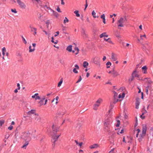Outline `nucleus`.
Returning <instances> with one entry per match:
<instances>
[{"instance_id": "09e8293b", "label": "nucleus", "mask_w": 153, "mask_h": 153, "mask_svg": "<svg viewBox=\"0 0 153 153\" xmlns=\"http://www.w3.org/2000/svg\"><path fill=\"white\" fill-rule=\"evenodd\" d=\"M11 11L13 13H17V11H16L15 9H11Z\"/></svg>"}, {"instance_id": "49530a36", "label": "nucleus", "mask_w": 153, "mask_h": 153, "mask_svg": "<svg viewBox=\"0 0 153 153\" xmlns=\"http://www.w3.org/2000/svg\"><path fill=\"white\" fill-rule=\"evenodd\" d=\"M137 133L136 134V137H138L139 133L140 132V130L138 128L137 130Z\"/></svg>"}, {"instance_id": "9b49d317", "label": "nucleus", "mask_w": 153, "mask_h": 153, "mask_svg": "<svg viewBox=\"0 0 153 153\" xmlns=\"http://www.w3.org/2000/svg\"><path fill=\"white\" fill-rule=\"evenodd\" d=\"M140 99L139 98H137L136 99V102L135 103V108L137 109L139 108V106L140 103Z\"/></svg>"}, {"instance_id": "c85d7f7f", "label": "nucleus", "mask_w": 153, "mask_h": 153, "mask_svg": "<svg viewBox=\"0 0 153 153\" xmlns=\"http://www.w3.org/2000/svg\"><path fill=\"white\" fill-rule=\"evenodd\" d=\"M117 97H113V103L115 104L118 101Z\"/></svg>"}, {"instance_id": "9d476101", "label": "nucleus", "mask_w": 153, "mask_h": 153, "mask_svg": "<svg viewBox=\"0 0 153 153\" xmlns=\"http://www.w3.org/2000/svg\"><path fill=\"white\" fill-rule=\"evenodd\" d=\"M60 136V135H53L52 136L53 139L52 140V141L53 142L55 145V142L57 141L59 137Z\"/></svg>"}, {"instance_id": "f03ea898", "label": "nucleus", "mask_w": 153, "mask_h": 153, "mask_svg": "<svg viewBox=\"0 0 153 153\" xmlns=\"http://www.w3.org/2000/svg\"><path fill=\"white\" fill-rule=\"evenodd\" d=\"M147 128V126L146 124L143 125L142 133L140 135L138 138V140L140 142L142 140V139L145 136L146 131Z\"/></svg>"}, {"instance_id": "bb28decb", "label": "nucleus", "mask_w": 153, "mask_h": 153, "mask_svg": "<svg viewBox=\"0 0 153 153\" xmlns=\"http://www.w3.org/2000/svg\"><path fill=\"white\" fill-rule=\"evenodd\" d=\"M104 39L105 41H107L110 43L111 44L112 43V41H111V39L110 38H108V39L104 38Z\"/></svg>"}, {"instance_id": "4468645a", "label": "nucleus", "mask_w": 153, "mask_h": 153, "mask_svg": "<svg viewBox=\"0 0 153 153\" xmlns=\"http://www.w3.org/2000/svg\"><path fill=\"white\" fill-rule=\"evenodd\" d=\"M75 128L76 130L79 131L82 128V125L80 123H78L76 126Z\"/></svg>"}, {"instance_id": "ea45409f", "label": "nucleus", "mask_w": 153, "mask_h": 153, "mask_svg": "<svg viewBox=\"0 0 153 153\" xmlns=\"http://www.w3.org/2000/svg\"><path fill=\"white\" fill-rule=\"evenodd\" d=\"M75 51H76L75 53V54L77 55L79 53V50L77 47H76L75 48Z\"/></svg>"}, {"instance_id": "37998d69", "label": "nucleus", "mask_w": 153, "mask_h": 153, "mask_svg": "<svg viewBox=\"0 0 153 153\" xmlns=\"http://www.w3.org/2000/svg\"><path fill=\"white\" fill-rule=\"evenodd\" d=\"M106 34V32H104L100 35V37L102 38L103 37H105V34Z\"/></svg>"}, {"instance_id": "69168bd1", "label": "nucleus", "mask_w": 153, "mask_h": 153, "mask_svg": "<svg viewBox=\"0 0 153 153\" xmlns=\"http://www.w3.org/2000/svg\"><path fill=\"white\" fill-rule=\"evenodd\" d=\"M40 97L38 95L36 96L35 98V100H40Z\"/></svg>"}, {"instance_id": "aec40b11", "label": "nucleus", "mask_w": 153, "mask_h": 153, "mask_svg": "<svg viewBox=\"0 0 153 153\" xmlns=\"http://www.w3.org/2000/svg\"><path fill=\"white\" fill-rule=\"evenodd\" d=\"M111 59L114 61H115L117 59L116 56L114 53H112L111 55Z\"/></svg>"}, {"instance_id": "f3484780", "label": "nucleus", "mask_w": 153, "mask_h": 153, "mask_svg": "<svg viewBox=\"0 0 153 153\" xmlns=\"http://www.w3.org/2000/svg\"><path fill=\"white\" fill-rule=\"evenodd\" d=\"M29 141H26V142L24 143V145L22 147V148L26 149V146L29 144Z\"/></svg>"}, {"instance_id": "cd10ccee", "label": "nucleus", "mask_w": 153, "mask_h": 153, "mask_svg": "<svg viewBox=\"0 0 153 153\" xmlns=\"http://www.w3.org/2000/svg\"><path fill=\"white\" fill-rule=\"evenodd\" d=\"M88 65V63L86 61H84L83 63V66L84 68H86Z\"/></svg>"}, {"instance_id": "4c0bfd02", "label": "nucleus", "mask_w": 153, "mask_h": 153, "mask_svg": "<svg viewBox=\"0 0 153 153\" xmlns=\"http://www.w3.org/2000/svg\"><path fill=\"white\" fill-rule=\"evenodd\" d=\"M29 52H31L34 51H35V48H33V49H31V45H30V46L29 47Z\"/></svg>"}, {"instance_id": "412c9836", "label": "nucleus", "mask_w": 153, "mask_h": 153, "mask_svg": "<svg viewBox=\"0 0 153 153\" xmlns=\"http://www.w3.org/2000/svg\"><path fill=\"white\" fill-rule=\"evenodd\" d=\"M72 45H70L68 46L66 50L69 52H71L72 51Z\"/></svg>"}, {"instance_id": "a18cd8bd", "label": "nucleus", "mask_w": 153, "mask_h": 153, "mask_svg": "<svg viewBox=\"0 0 153 153\" xmlns=\"http://www.w3.org/2000/svg\"><path fill=\"white\" fill-rule=\"evenodd\" d=\"M117 124L116 125V127H119L120 124V121L119 120H117Z\"/></svg>"}, {"instance_id": "6ab92c4d", "label": "nucleus", "mask_w": 153, "mask_h": 153, "mask_svg": "<svg viewBox=\"0 0 153 153\" xmlns=\"http://www.w3.org/2000/svg\"><path fill=\"white\" fill-rule=\"evenodd\" d=\"M98 147V145L97 144H95L90 146H89V148L91 149H92L97 148Z\"/></svg>"}, {"instance_id": "3c124183", "label": "nucleus", "mask_w": 153, "mask_h": 153, "mask_svg": "<svg viewBox=\"0 0 153 153\" xmlns=\"http://www.w3.org/2000/svg\"><path fill=\"white\" fill-rule=\"evenodd\" d=\"M10 136V135L9 134H6L5 136V139H7Z\"/></svg>"}, {"instance_id": "6e6552de", "label": "nucleus", "mask_w": 153, "mask_h": 153, "mask_svg": "<svg viewBox=\"0 0 153 153\" xmlns=\"http://www.w3.org/2000/svg\"><path fill=\"white\" fill-rule=\"evenodd\" d=\"M29 27L31 31L32 32H34L33 35L34 36H35L37 34V29L34 27H32L31 25H30L29 26Z\"/></svg>"}, {"instance_id": "f257e3e1", "label": "nucleus", "mask_w": 153, "mask_h": 153, "mask_svg": "<svg viewBox=\"0 0 153 153\" xmlns=\"http://www.w3.org/2000/svg\"><path fill=\"white\" fill-rule=\"evenodd\" d=\"M31 134L28 131L23 132L21 135V138L25 141H30L31 140Z\"/></svg>"}, {"instance_id": "864d4df0", "label": "nucleus", "mask_w": 153, "mask_h": 153, "mask_svg": "<svg viewBox=\"0 0 153 153\" xmlns=\"http://www.w3.org/2000/svg\"><path fill=\"white\" fill-rule=\"evenodd\" d=\"M82 78L81 76H79V79L78 80H77V81L76 82V83H78V82H80L82 80Z\"/></svg>"}, {"instance_id": "a878e982", "label": "nucleus", "mask_w": 153, "mask_h": 153, "mask_svg": "<svg viewBox=\"0 0 153 153\" xmlns=\"http://www.w3.org/2000/svg\"><path fill=\"white\" fill-rule=\"evenodd\" d=\"M151 88V87L149 85H148L147 87H146V93L148 94V90L150 89Z\"/></svg>"}, {"instance_id": "79ce46f5", "label": "nucleus", "mask_w": 153, "mask_h": 153, "mask_svg": "<svg viewBox=\"0 0 153 153\" xmlns=\"http://www.w3.org/2000/svg\"><path fill=\"white\" fill-rule=\"evenodd\" d=\"M62 82H63L62 79H61L60 81L58 83V87H60L61 85Z\"/></svg>"}, {"instance_id": "bf43d9fd", "label": "nucleus", "mask_w": 153, "mask_h": 153, "mask_svg": "<svg viewBox=\"0 0 153 153\" xmlns=\"http://www.w3.org/2000/svg\"><path fill=\"white\" fill-rule=\"evenodd\" d=\"M134 79V77H133L132 76V77L131 78H129V81L130 82H131Z\"/></svg>"}, {"instance_id": "7ed1b4c3", "label": "nucleus", "mask_w": 153, "mask_h": 153, "mask_svg": "<svg viewBox=\"0 0 153 153\" xmlns=\"http://www.w3.org/2000/svg\"><path fill=\"white\" fill-rule=\"evenodd\" d=\"M127 19L126 16H124L123 17L120 18L117 23L118 26L120 27H124L123 23Z\"/></svg>"}, {"instance_id": "f704fd0d", "label": "nucleus", "mask_w": 153, "mask_h": 153, "mask_svg": "<svg viewBox=\"0 0 153 153\" xmlns=\"http://www.w3.org/2000/svg\"><path fill=\"white\" fill-rule=\"evenodd\" d=\"M82 35L84 38H86L87 37V35L84 30H83L82 32Z\"/></svg>"}, {"instance_id": "c03bdc74", "label": "nucleus", "mask_w": 153, "mask_h": 153, "mask_svg": "<svg viewBox=\"0 0 153 153\" xmlns=\"http://www.w3.org/2000/svg\"><path fill=\"white\" fill-rule=\"evenodd\" d=\"M147 113V111L146 110H145L143 112V113H142V115H140L141 118L142 119H144L145 118V117H143V114L144 113Z\"/></svg>"}, {"instance_id": "dca6fc26", "label": "nucleus", "mask_w": 153, "mask_h": 153, "mask_svg": "<svg viewBox=\"0 0 153 153\" xmlns=\"http://www.w3.org/2000/svg\"><path fill=\"white\" fill-rule=\"evenodd\" d=\"M36 113V110L34 109V110H31L28 111L27 112V114L28 115H31L33 114V115Z\"/></svg>"}, {"instance_id": "20e7f679", "label": "nucleus", "mask_w": 153, "mask_h": 153, "mask_svg": "<svg viewBox=\"0 0 153 153\" xmlns=\"http://www.w3.org/2000/svg\"><path fill=\"white\" fill-rule=\"evenodd\" d=\"M112 121V119L110 118H107L105 120L104 126L107 131L108 130L109 125L111 123Z\"/></svg>"}, {"instance_id": "680f3d73", "label": "nucleus", "mask_w": 153, "mask_h": 153, "mask_svg": "<svg viewBox=\"0 0 153 153\" xmlns=\"http://www.w3.org/2000/svg\"><path fill=\"white\" fill-rule=\"evenodd\" d=\"M13 126H10L8 127V129L9 130H11L13 128Z\"/></svg>"}, {"instance_id": "c9c22d12", "label": "nucleus", "mask_w": 153, "mask_h": 153, "mask_svg": "<svg viewBox=\"0 0 153 153\" xmlns=\"http://www.w3.org/2000/svg\"><path fill=\"white\" fill-rule=\"evenodd\" d=\"M114 107V105H113L112 103L111 102V103L110 105V109L108 111L109 113H110V112L111 111L112 109Z\"/></svg>"}, {"instance_id": "423d86ee", "label": "nucleus", "mask_w": 153, "mask_h": 153, "mask_svg": "<svg viewBox=\"0 0 153 153\" xmlns=\"http://www.w3.org/2000/svg\"><path fill=\"white\" fill-rule=\"evenodd\" d=\"M17 2L21 8L23 9H25L26 8L25 4L22 1H17Z\"/></svg>"}, {"instance_id": "0e129e2a", "label": "nucleus", "mask_w": 153, "mask_h": 153, "mask_svg": "<svg viewBox=\"0 0 153 153\" xmlns=\"http://www.w3.org/2000/svg\"><path fill=\"white\" fill-rule=\"evenodd\" d=\"M17 86L18 87V88H17L18 89V90H20V84L19 83H18L17 84Z\"/></svg>"}, {"instance_id": "13d9d810", "label": "nucleus", "mask_w": 153, "mask_h": 153, "mask_svg": "<svg viewBox=\"0 0 153 153\" xmlns=\"http://www.w3.org/2000/svg\"><path fill=\"white\" fill-rule=\"evenodd\" d=\"M100 18H101L102 19L105 18V15L104 14H103L102 15H101L100 16Z\"/></svg>"}, {"instance_id": "c756f323", "label": "nucleus", "mask_w": 153, "mask_h": 153, "mask_svg": "<svg viewBox=\"0 0 153 153\" xmlns=\"http://www.w3.org/2000/svg\"><path fill=\"white\" fill-rule=\"evenodd\" d=\"M2 55L4 56L5 55V53L6 52V49L5 47L3 48L2 49Z\"/></svg>"}, {"instance_id": "0eeeda50", "label": "nucleus", "mask_w": 153, "mask_h": 153, "mask_svg": "<svg viewBox=\"0 0 153 153\" xmlns=\"http://www.w3.org/2000/svg\"><path fill=\"white\" fill-rule=\"evenodd\" d=\"M34 121L36 122H39L41 120V118L38 114H35L33 115Z\"/></svg>"}, {"instance_id": "de8ad7c7", "label": "nucleus", "mask_w": 153, "mask_h": 153, "mask_svg": "<svg viewBox=\"0 0 153 153\" xmlns=\"http://www.w3.org/2000/svg\"><path fill=\"white\" fill-rule=\"evenodd\" d=\"M53 15L55 16L56 17H58V13L54 11V12H53Z\"/></svg>"}, {"instance_id": "774afa93", "label": "nucleus", "mask_w": 153, "mask_h": 153, "mask_svg": "<svg viewBox=\"0 0 153 153\" xmlns=\"http://www.w3.org/2000/svg\"><path fill=\"white\" fill-rule=\"evenodd\" d=\"M75 67L76 68V69H79V66L77 65H76L75 66Z\"/></svg>"}, {"instance_id": "58836bf2", "label": "nucleus", "mask_w": 153, "mask_h": 153, "mask_svg": "<svg viewBox=\"0 0 153 153\" xmlns=\"http://www.w3.org/2000/svg\"><path fill=\"white\" fill-rule=\"evenodd\" d=\"M140 37L141 39L143 40L144 39L143 38H144L146 39V36L145 34H144L143 35H140Z\"/></svg>"}, {"instance_id": "2f4dec72", "label": "nucleus", "mask_w": 153, "mask_h": 153, "mask_svg": "<svg viewBox=\"0 0 153 153\" xmlns=\"http://www.w3.org/2000/svg\"><path fill=\"white\" fill-rule=\"evenodd\" d=\"M111 63L110 62H108L106 63V65H107V68H108L110 67V66L111 65Z\"/></svg>"}, {"instance_id": "5fc2aeb1", "label": "nucleus", "mask_w": 153, "mask_h": 153, "mask_svg": "<svg viewBox=\"0 0 153 153\" xmlns=\"http://www.w3.org/2000/svg\"><path fill=\"white\" fill-rule=\"evenodd\" d=\"M38 95H39V94L38 93H36V94H35L34 95H33L32 96V97L33 98H35V99L36 96H38Z\"/></svg>"}, {"instance_id": "72a5a7b5", "label": "nucleus", "mask_w": 153, "mask_h": 153, "mask_svg": "<svg viewBox=\"0 0 153 153\" xmlns=\"http://www.w3.org/2000/svg\"><path fill=\"white\" fill-rule=\"evenodd\" d=\"M79 12L78 10H76L74 12V13L76 14V16L78 17H79L80 16V15L79 13Z\"/></svg>"}, {"instance_id": "ddd939ff", "label": "nucleus", "mask_w": 153, "mask_h": 153, "mask_svg": "<svg viewBox=\"0 0 153 153\" xmlns=\"http://www.w3.org/2000/svg\"><path fill=\"white\" fill-rule=\"evenodd\" d=\"M45 10L47 11L50 15L53 16V12H54V11L51 9L50 7L49 8Z\"/></svg>"}, {"instance_id": "8fccbe9b", "label": "nucleus", "mask_w": 153, "mask_h": 153, "mask_svg": "<svg viewBox=\"0 0 153 153\" xmlns=\"http://www.w3.org/2000/svg\"><path fill=\"white\" fill-rule=\"evenodd\" d=\"M4 120H0V126H1L4 123Z\"/></svg>"}, {"instance_id": "4d7b16f0", "label": "nucleus", "mask_w": 153, "mask_h": 153, "mask_svg": "<svg viewBox=\"0 0 153 153\" xmlns=\"http://www.w3.org/2000/svg\"><path fill=\"white\" fill-rule=\"evenodd\" d=\"M76 69L74 68L73 70V71L75 73H78V71L76 70Z\"/></svg>"}, {"instance_id": "b1692460", "label": "nucleus", "mask_w": 153, "mask_h": 153, "mask_svg": "<svg viewBox=\"0 0 153 153\" xmlns=\"http://www.w3.org/2000/svg\"><path fill=\"white\" fill-rule=\"evenodd\" d=\"M132 76L133 77H138V76L136 73V71H134L132 74Z\"/></svg>"}, {"instance_id": "603ef678", "label": "nucleus", "mask_w": 153, "mask_h": 153, "mask_svg": "<svg viewBox=\"0 0 153 153\" xmlns=\"http://www.w3.org/2000/svg\"><path fill=\"white\" fill-rule=\"evenodd\" d=\"M22 40H23V42L25 44H26L27 42V41H26L25 39L24 38L23 36H22Z\"/></svg>"}, {"instance_id": "473e14b6", "label": "nucleus", "mask_w": 153, "mask_h": 153, "mask_svg": "<svg viewBox=\"0 0 153 153\" xmlns=\"http://www.w3.org/2000/svg\"><path fill=\"white\" fill-rule=\"evenodd\" d=\"M92 15L93 16L94 18H96L97 17H98V16H96V13L95 12L94 10H93L92 12Z\"/></svg>"}, {"instance_id": "6e6d98bb", "label": "nucleus", "mask_w": 153, "mask_h": 153, "mask_svg": "<svg viewBox=\"0 0 153 153\" xmlns=\"http://www.w3.org/2000/svg\"><path fill=\"white\" fill-rule=\"evenodd\" d=\"M114 96L113 97H117V94L115 92H114Z\"/></svg>"}, {"instance_id": "338daca9", "label": "nucleus", "mask_w": 153, "mask_h": 153, "mask_svg": "<svg viewBox=\"0 0 153 153\" xmlns=\"http://www.w3.org/2000/svg\"><path fill=\"white\" fill-rule=\"evenodd\" d=\"M43 100H41L39 102V103L41 105H43Z\"/></svg>"}, {"instance_id": "a211bd4d", "label": "nucleus", "mask_w": 153, "mask_h": 153, "mask_svg": "<svg viewBox=\"0 0 153 153\" xmlns=\"http://www.w3.org/2000/svg\"><path fill=\"white\" fill-rule=\"evenodd\" d=\"M52 129L53 130V133H56L58 129L59 128H57L56 126L53 125L52 126Z\"/></svg>"}, {"instance_id": "5701e85b", "label": "nucleus", "mask_w": 153, "mask_h": 153, "mask_svg": "<svg viewBox=\"0 0 153 153\" xmlns=\"http://www.w3.org/2000/svg\"><path fill=\"white\" fill-rule=\"evenodd\" d=\"M59 98V97L58 96H57L55 99H53L52 101V102H53L54 101L55 102V104H57L58 103V100Z\"/></svg>"}, {"instance_id": "e2e57ef3", "label": "nucleus", "mask_w": 153, "mask_h": 153, "mask_svg": "<svg viewBox=\"0 0 153 153\" xmlns=\"http://www.w3.org/2000/svg\"><path fill=\"white\" fill-rule=\"evenodd\" d=\"M56 10L59 12L61 13V11L60 10V9L58 7L56 9Z\"/></svg>"}, {"instance_id": "052dcab7", "label": "nucleus", "mask_w": 153, "mask_h": 153, "mask_svg": "<svg viewBox=\"0 0 153 153\" xmlns=\"http://www.w3.org/2000/svg\"><path fill=\"white\" fill-rule=\"evenodd\" d=\"M124 132V130L123 129H122L118 133V134H122Z\"/></svg>"}, {"instance_id": "f8f14e48", "label": "nucleus", "mask_w": 153, "mask_h": 153, "mask_svg": "<svg viewBox=\"0 0 153 153\" xmlns=\"http://www.w3.org/2000/svg\"><path fill=\"white\" fill-rule=\"evenodd\" d=\"M112 74L114 77L119 75V74L117 71L115 70L114 68H113L112 70Z\"/></svg>"}, {"instance_id": "2eb2a0df", "label": "nucleus", "mask_w": 153, "mask_h": 153, "mask_svg": "<svg viewBox=\"0 0 153 153\" xmlns=\"http://www.w3.org/2000/svg\"><path fill=\"white\" fill-rule=\"evenodd\" d=\"M142 69L143 70V72L144 74H146L147 73V68L146 66H143Z\"/></svg>"}, {"instance_id": "393cba45", "label": "nucleus", "mask_w": 153, "mask_h": 153, "mask_svg": "<svg viewBox=\"0 0 153 153\" xmlns=\"http://www.w3.org/2000/svg\"><path fill=\"white\" fill-rule=\"evenodd\" d=\"M125 96V94L124 93H122V94H120L119 95L118 98H123Z\"/></svg>"}, {"instance_id": "a19ab883", "label": "nucleus", "mask_w": 153, "mask_h": 153, "mask_svg": "<svg viewBox=\"0 0 153 153\" xmlns=\"http://www.w3.org/2000/svg\"><path fill=\"white\" fill-rule=\"evenodd\" d=\"M69 21L68 19H67L66 17H65V19L63 21V23L64 24H65L67 22H68Z\"/></svg>"}, {"instance_id": "39448f33", "label": "nucleus", "mask_w": 153, "mask_h": 153, "mask_svg": "<svg viewBox=\"0 0 153 153\" xmlns=\"http://www.w3.org/2000/svg\"><path fill=\"white\" fill-rule=\"evenodd\" d=\"M102 100L101 98L99 99L96 102L94 106V109L97 110V108L100 106V103L102 102Z\"/></svg>"}, {"instance_id": "1a4fd4ad", "label": "nucleus", "mask_w": 153, "mask_h": 153, "mask_svg": "<svg viewBox=\"0 0 153 153\" xmlns=\"http://www.w3.org/2000/svg\"><path fill=\"white\" fill-rule=\"evenodd\" d=\"M94 63L100 65V59L98 57H95L94 59Z\"/></svg>"}, {"instance_id": "e433bc0d", "label": "nucleus", "mask_w": 153, "mask_h": 153, "mask_svg": "<svg viewBox=\"0 0 153 153\" xmlns=\"http://www.w3.org/2000/svg\"><path fill=\"white\" fill-rule=\"evenodd\" d=\"M145 79L146 80V81L149 84H151L152 83V82L149 78H146Z\"/></svg>"}, {"instance_id": "4be33fe9", "label": "nucleus", "mask_w": 153, "mask_h": 153, "mask_svg": "<svg viewBox=\"0 0 153 153\" xmlns=\"http://www.w3.org/2000/svg\"><path fill=\"white\" fill-rule=\"evenodd\" d=\"M44 8L45 10L50 8V5L48 3H47L45 4L44 5Z\"/></svg>"}, {"instance_id": "7c9ffc66", "label": "nucleus", "mask_w": 153, "mask_h": 153, "mask_svg": "<svg viewBox=\"0 0 153 153\" xmlns=\"http://www.w3.org/2000/svg\"><path fill=\"white\" fill-rule=\"evenodd\" d=\"M74 141L76 143V145H79V146L80 147H81L82 146V145L83 144V143H82V142L79 143L76 140H75Z\"/></svg>"}]
</instances>
